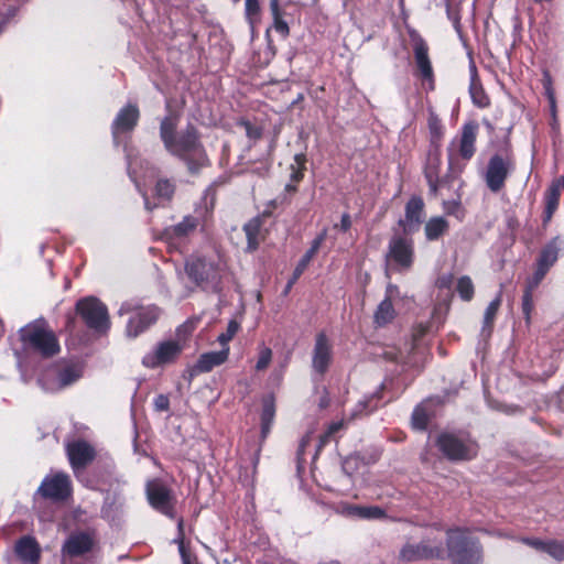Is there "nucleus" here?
I'll return each mask as SVG.
<instances>
[{
	"label": "nucleus",
	"mask_w": 564,
	"mask_h": 564,
	"mask_svg": "<svg viewBox=\"0 0 564 564\" xmlns=\"http://www.w3.org/2000/svg\"><path fill=\"white\" fill-rule=\"evenodd\" d=\"M274 30L280 33L282 36H288L290 29L288 23L282 19V17L273 19Z\"/></svg>",
	"instance_id": "864d4df0"
},
{
	"label": "nucleus",
	"mask_w": 564,
	"mask_h": 564,
	"mask_svg": "<svg viewBox=\"0 0 564 564\" xmlns=\"http://www.w3.org/2000/svg\"><path fill=\"white\" fill-rule=\"evenodd\" d=\"M118 313L121 316L132 314L126 326V335L129 338H137L156 323L161 311L155 305L138 307L132 302H124Z\"/></svg>",
	"instance_id": "0eeeda50"
},
{
	"label": "nucleus",
	"mask_w": 564,
	"mask_h": 564,
	"mask_svg": "<svg viewBox=\"0 0 564 564\" xmlns=\"http://www.w3.org/2000/svg\"><path fill=\"white\" fill-rule=\"evenodd\" d=\"M440 452L449 460H469L476 457L478 445L468 436L442 433L436 440Z\"/></svg>",
	"instance_id": "1a4fd4ad"
},
{
	"label": "nucleus",
	"mask_w": 564,
	"mask_h": 564,
	"mask_svg": "<svg viewBox=\"0 0 564 564\" xmlns=\"http://www.w3.org/2000/svg\"><path fill=\"white\" fill-rule=\"evenodd\" d=\"M547 271L549 269L538 264V268L533 274L532 281L530 282V286L528 289L532 290L533 288L538 286V284L542 281Z\"/></svg>",
	"instance_id": "603ef678"
},
{
	"label": "nucleus",
	"mask_w": 564,
	"mask_h": 564,
	"mask_svg": "<svg viewBox=\"0 0 564 564\" xmlns=\"http://www.w3.org/2000/svg\"><path fill=\"white\" fill-rule=\"evenodd\" d=\"M440 166L441 155L437 150L430 151L427 156V163L425 167V177L431 187V191L436 192L440 185Z\"/></svg>",
	"instance_id": "a878e982"
},
{
	"label": "nucleus",
	"mask_w": 564,
	"mask_h": 564,
	"mask_svg": "<svg viewBox=\"0 0 564 564\" xmlns=\"http://www.w3.org/2000/svg\"><path fill=\"white\" fill-rule=\"evenodd\" d=\"M478 130L479 126L476 121L464 123L460 135L448 145V171L452 177L457 176L463 171L465 164H462L460 160L467 162L475 155Z\"/></svg>",
	"instance_id": "20e7f679"
},
{
	"label": "nucleus",
	"mask_w": 564,
	"mask_h": 564,
	"mask_svg": "<svg viewBox=\"0 0 564 564\" xmlns=\"http://www.w3.org/2000/svg\"><path fill=\"white\" fill-rule=\"evenodd\" d=\"M531 289H527L522 297V312L525 316L527 322H530V314L533 308L532 293Z\"/></svg>",
	"instance_id": "de8ad7c7"
},
{
	"label": "nucleus",
	"mask_w": 564,
	"mask_h": 564,
	"mask_svg": "<svg viewBox=\"0 0 564 564\" xmlns=\"http://www.w3.org/2000/svg\"><path fill=\"white\" fill-rule=\"evenodd\" d=\"M69 463L74 469L83 468L95 457L94 448L85 441H74L66 445Z\"/></svg>",
	"instance_id": "6ab92c4d"
},
{
	"label": "nucleus",
	"mask_w": 564,
	"mask_h": 564,
	"mask_svg": "<svg viewBox=\"0 0 564 564\" xmlns=\"http://www.w3.org/2000/svg\"><path fill=\"white\" fill-rule=\"evenodd\" d=\"M399 296V288L392 283H389L386 289V297L383 300H389L392 302L395 297Z\"/></svg>",
	"instance_id": "052dcab7"
},
{
	"label": "nucleus",
	"mask_w": 564,
	"mask_h": 564,
	"mask_svg": "<svg viewBox=\"0 0 564 564\" xmlns=\"http://www.w3.org/2000/svg\"><path fill=\"white\" fill-rule=\"evenodd\" d=\"M187 276L203 290H216L220 281V267L212 258L191 257L185 264Z\"/></svg>",
	"instance_id": "423d86ee"
},
{
	"label": "nucleus",
	"mask_w": 564,
	"mask_h": 564,
	"mask_svg": "<svg viewBox=\"0 0 564 564\" xmlns=\"http://www.w3.org/2000/svg\"><path fill=\"white\" fill-rule=\"evenodd\" d=\"M270 11L273 19L282 17L280 9V0H270Z\"/></svg>",
	"instance_id": "680f3d73"
},
{
	"label": "nucleus",
	"mask_w": 564,
	"mask_h": 564,
	"mask_svg": "<svg viewBox=\"0 0 564 564\" xmlns=\"http://www.w3.org/2000/svg\"><path fill=\"white\" fill-rule=\"evenodd\" d=\"M76 311L86 325L96 333L105 334L110 327L108 310L98 299L88 296L76 304Z\"/></svg>",
	"instance_id": "9b49d317"
},
{
	"label": "nucleus",
	"mask_w": 564,
	"mask_h": 564,
	"mask_svg": "<svg viewBox=\"0 0 564 564\" xmlns=\"http://www.w3.org/2000/svg\"><path fill=\"white\" fill-rule=\"evenodd\" d=\"M177 116L167 115L161 121L160 138L169 153L184 161L191 173H196L209 164L208 156L195 127L187 126L177 133Z\"/></svg>",
	"instance_id": "f257e3e1"
},
{
	"label": "nucleus",
	"mask_w": 564,
	"mask_h": 564,
	"mask_svg": "<svg viewBox=\"0 0 564 564\" xmlns=\"http://www.w3.org/2000/svg\"><path fill=\"white\" fill-rule=\"evenodd\" d=\"M260 2L259 0H246L245 1V17L253 32L256 24L260 21Z\"/></svg>",
	"instance_id": "e433bc0d"
},
{
	"label": "nucleus",
	"mask_w": 564,
	"mask_h": 564,
	"mask_svg": "<svg viewBox=\"0 0 564 564\" xmlns=\"http://www.w3.org/2000/svg\"><path fill=\"white\" fill-rule=\"evenodd\" d=\"M456 290L464 301H470L474 296V284L469 276H460L457 281Z\"/></svg>",
	"instance_id": "ea45409f"
},
{
	"label": "nucleus",
	"mask_w": 564,
	"mask_h": 564,
	"mask_svg": "<svg viewBox=\"0 0 564 564\" xmlns=\"http://www.w3.org/2000/svg\"><path fill=\"white\" fill-rule=\"evenodd\" d=\"M21 340L29 349L42 357H53L59 352L57 337L44 321L31 323L20 330Z\"/></svg>",
	"instance_id": "39448f33"
},
{
	"label": "nucleus",
	"mask_w": 564,
	"mask_h": 564,
	"mask_svg": "<svg viewBox=\"0 0 564 564\" xmlns=\"http://www.w3.org/2000/svg\"><path fill=\"white\" fill-rule=\"evenodd\" d=\"M424 203L421 197H412L405 206V218L400 220L404 234H412L417 230L423 216Z\"/></svg>",
	"instance_id": "412c9836"
},
{
	"label": "nucleus",
	"mask_w": 564,
	"mask_h": 564,
	"mask_svg": "<svg viewBox=\"0 0 564 564\" xmlns=\"http://www.w3.org/2000/svg\"><path fill=\"white\" fill-rule=\"evenodd\" d=\"M519 541L536 551H545L546 541L533 538H521Z\"/></svg>",
	"instance_id": "8fccbe9b"
},
{
	"label": "nucleus",
	"mask_w": 564,
	"mask_h": 564,
	"mask_svg": "<svg viewBox=\"0 0 564 564\" xmlns=\"http://www.w3.org/2000/svg\"><path fill=\"white\" fill-rule=\"evenodd\" d=\"M15 14V9H8V12H7V15H6V19L0 23V33L2 32L3 30V25L4 23L10 19L12 18L13 15Z\"/></svg>",
	"instance_id": "338daca9"
},
{
	"label": "nucleus",
	"mask_w": 564,
	"mask_h": 564,
	"mask_svg": "<svg viewBox=\"0 0 564 564\" xmlns=\"http://www.w3.org/2000/svg\"><path fill=\"white\" fill-rule=\"evenodd\" d=\"M544 553L557 561H564V543L555 540H547Z\"/></svg>",
	"instance_id": "49530a36"
},
{
	"label": "nucleus",
	"mask_w": 564,
	"mask_h": 564,
	"mask_svg": "<svg viewBox=\"0 0 564 564\" xmlns=\"http://www.w3.org/2000/svg\"><path fill=\"white\" fill-rule=\"evenodd\" d=\"M359 506L349 505V503H340L337 507V512L351 518H357Z\"/></svg>",
	"instance_id": "09e8293b"
},
{
	"label": "nucleus",
	"mask_w": 564,
	"mask_h": 564,
	"mask_svg": "<svg viewBox=\"0 0 564 564\" xmlns=\"http://www.w3.org/2000/svg\"><path fill=\"white\" fill-rule=\"evenodd\" d=\"M83 376V369L80 366L70 365L66 366L61 370L58 379L61 384L70 386L74 384Z\"/></svg>",
	"instance_id": "4c0bfd02"
},
{
	"label": "nucleus",
	"mask_w": 564,
	"mask_h": 564,
	"mask_svg": "<svg viewBox=\"0 0 564 564\" xmlns=\"http://www.w3.org/2000/svg\"><path fill=\"white\" fill-rule=\"evenodd\" d=\"M564 188V177L554 180L546 192V206L545 213L547 219L552 217L553 213L558 206L561 191Z\"/></svg>",
	"instance_id": "c85d7f7f"
},
{
	"label": "nucleus",
	"mask_w": 564,
	"mask_h": 564,
	"mask_svg": "<svg viewBox=\"0 0 564 564\" xmlns=\"http://www.w3.org/2000/svg\"><path fill=\"white\" fill-rule=\"evenodd\" d=\"M240 325L237 321L231 319L227 325V329L225 333L218 335L217 340L223 346V348L228 347V343L234 338V336L239 330Z\"/></svg>",
	"instance_id": "37998d69"
},
{
	"label": "nucleus",
	"mask_w": 564,
	"mask_h": 564,
	"mask_svg": "<svg viewBox=\"0 0 564 564\" xmlns=\"http://www.w3.org/2000/svg\"><path fill=\"white\" fill-rule=\"evenodd\" d=\"M501 302H502L501 292H499L498 295L489 303V305L485 310L482 328H481V334L484 336H489L491 334L494 322H495L496 315L498 313V310L501 305Z\"/></svg>",
	"instance_id": "7c9ffc66"
},
{
	"label": "nucleus",
	"mask_w": 564,
	"mask_h": 564,
	"mask_svg": "<svg viewBox=\"0 0 564 564\" xmlns=\"http://www.w3.org/2000/svg\"><path fill=\"white\" fill-rule=\"evenodd\" d=\"M275 414V404L272 395L263 399L261 411V436L264 440L270 431Z\"/></svg>",
	"instance_id": "c756f323"
},
{
	"label": "nucleus",
	"mask_w": 564,
	"mask_h": 564,
	"mask_svg": "<svg viewBox=\"0 0 564 564\" xmlns=\"http://www.w3.org/2000/svg\"><path fill=\"white\" fill-rule=\"evenodd\" d=\"M326 237H327V229L325 228L312 241L310 250H312L313 252L317 253V251L319 250L321 246L325 241Z\"/></svg>",
	"instance_id": "5fc2aeb1"
},
{
	"label": "nucleus",
	"mask_w": 564,
	"mask_h": 564,
	"mask_svg": "<svg viewBox=\"0 0 564 564\" xmlns=\"http://www.w3.org/2000/svg\"><path fill=\"white\" fill-rule=\"evenodd\" d=\"M315 254L316 253L310 249L305 252V254L301 258L297 265L295 267L292 278L289 280L285 286L284 293H288L292 289L294 283L303 274V272L305 271V269L307 268V265L310 264Z\"/></svg>",
	"instance_id": "c9c22d12"
},
{
	"label": "nucleus",
	"mask_w": 564,
	"mask_h": 564,
	"mask_svg": "<svg viewBox=\"0 0 564 564\" xmlns=\"http://www.w3.org/2000/svg\"><path fill=\"white\" fill-rule=\"evenodd\" d=\"M448 228L449 224L444 217H432L426 221L424 226L425 238L429 241L438 240L448 231Z\"/></svg>",
	"instance_id": "cd10ccee"
},
{
	"label": "nucleus",
	"mask_w": 564,
	"mask_h": 564,
	"mask_svg": "<svg viewBox=\"0 0 564 564\" xmlns=\"http://www.w3.org/2000/svg\"><path fill=\"white\" fill-rule=\"evenodd\" d=\"M470 80H479L477 76V69L474 64L470 65Z\"/></svg>",
	"instance_id": "774afa93"
},
{
	"label": "nucleus",
	"mask_w": 564,
	"mask_h": 564,
	"mask_svg": "<svg viewBox=\"0 0 564 564\" xmlns=\"http://www.w3.org/2000/svg\"><path fill=\"white\" fill-rule=\"evenodd\" d=\"M208 210H195V215H186L176 225L169 226L163 231L166 240H181L193 234L198 226H203L206 221Z\"/></svg>",
	"instance_id": "4468645a"
},
{
	"label": "nucleus",
	"mask_w": 564,
	"mask_h": 564,
	"mask_svg": "<svg viewBox=\"0 0 564 564\" xmlns=\"http://www.w3.org/2000/svg\"><path fill=\"white\" fill-rule=\"evenodd\" d=\"M124 151L129 176L135 184L138 191L143 195L145 208L151 210L152 206H150L149 199L145 196V193L142 191V186L147 185L145 178L148 176V173H150L151 176H153L154 171L152 167L149 166L148 162L133 158L130 150L127 147H124Z\"/></svg>",
	"instance_id": "dca6fc26"
},
{
	"label": "nucleus",
	"mask_w": 564,
	"mask_h": 564,
	"mask_svg": "<svg viewBox=\"0 0 564 564\" xmlns=\"http://www.w3.org/2000/svg\"><path fill=\"white\" fill-rule=\"evenodd\" d=\"M386 516L384 511L377 506H359L358 516L359 519H381Z\"/></svg>",
	"instance_id": "c03bdc74"
},
{
	"label": "nucleus",
	"mask_w": 564,
	"mask_h": 564,
	"mask_svg": "<svg viewBox=\"0 0 564 564\" xmlns=\"http://www.w3.org/2000/svg\"><path fill=\"white\" fill-rule=\"evenodd\" d=\"M560 248L555 240L547 243L541 251L540 257L538 259V264L550 269L558 258Z\"/></svg>",
	"instance_id": "473e14b6"
},
{
	"label": "nucleus",
	"mask_w": 564,
	"mask_h": 564,
	"mask_svg": "<svg viewBox=\"0 0 564 564\" xmlns=\"http://www.w3.org/2000/svg\"><path fill=\"white\" fill-rule=\"evenodd\" d=\"M413 53L420 75L422 78L431 80L433 78V68L429 57V47L420 36L413 39Z\"/></svg>",
	"instance_id": "4be33fe9"
},
{
	"label": "nucleus",
	"mask_w": 564,
	"mask_h": 564,
	"mask_svg": "<svg viewBox=\"0 0 564 564\" xmlns=\"http://www.w3.org/2000/svg\"><path fill=\"white\" fill-rule=\"evenodd\" d=\"M183 525H184L183 520L180 519L178 523H177L178 535L175 539V542L178 544V551H180L183 564H193L192 563V558H191V554L187 552V550L185 547V544H184V530H183Z\"/></svg>",
	"instance_id": "a18cd8bd"
},
{
	"label": "nucleus",
	"mask_w": 564,
	"mask_h": 564,
	"mask_svg": "<svg viewBox=\"0 0 564 564\" xmlns=\"http://www.w3.org/2000/svg\"><path fill=\"white\" fill-rule=\"evenodd\" d=\"M447 555L453 564H482V545L468 529L447 531Z\"/></svg>",
	"instance_id": "7ed1b4c3"
},
{
	"label": "nucleus",
	"mask_w": 564,
	"mask_h": 564,
	"mask_svg": "<svg viewBox=\"0 0 564 564\" xmlns=\"http://www.w3.org/2000/svg\"><path fill=\"white\" fill-rule=\"evenodd\" d=\"M37 494L55 501L67 499L72 494L69 476L64 473L46 476L39 487Z\"/></svg>",
	"instance_id": "ddd939ff"
},
{
	"label": "nucleus",
	"mask_w": 564,
	"mask_h": 564,
	"mask_svg": "<svg viewBox=\"0 0 564 564\" xmlns=\"http://www.w3.org/2000/svg\"><path fill=\"white\" fill-rule=\"evenodd\" d=\"M334 358V346L332 339L324 333L315 335L312 349V370L323 376L329 369Z\"/></svg>",
	"instance_id": "f8f14e48"
},
{
	"label": "nucleus",
	"mask_w": 564,
	"mask_h": 564,
	"mask_svg": "<svg viewBox=\"0 0 564 564\" xmlns=\"http://www.w3.org/2000/svg\"><path fill=\"white\" fill-rule=\"evenodd\" d=\"M430 128L433 133L441 134V126L436 117L430 119Z\"/></svg>",
	"instance_id": "69168bd1"
},
{
	"label": "nucleus",
	"mask_w": 564,
	"mask_h": 564,
	"mask_svg": "<svg viewBox=\"0 0 564 564\" xmlns=\"http://www.w3.org/2000/svg\"><path fill=\"white\" fill-rule=\"evenodd\" d=\"M451 283H452V275H443V276L438 278L437 282H436L437 286L441 289L449 288Z\"/></svg>",
	"instance_id": "0e129e2a"
},
{
	"label": "nucleus",
	"mask_w": 564,
	"mask_h": 564,
	"mask_svg": "<svg viewBox=\"0 0 564 564\" xmlns=\"http://www.w3.org/2000/svg\"><path fill=\"white\" fill-rule=\"evenodd\" d=\"M350 227H351V218H350L349 214H347V213L343 214L340 224L335 225V228H339L344 232L348 231L350 229Z\"/></svg>",
	"instance_id": "bf43d9fd"
},
{
	"label": "nucleus",
	"mask_w": 564,
	"mask_h": 564,
	"mask_svg": "<svg viewBox=\"0 0 564 564\" xmlns=\"http://www.w3.org/2000/svg\"><path fill=\"white\" fill-rule=\"evenodd\" d=\"M229 355V347H225L219 351H209L203 354L195 365V370L199 372H206L212 370L214 367L225 362Z\"/></svg>",
	"instance_id": "b1692460"
},
{
	"label": "nucleus",
	"mask_w": 564,
	"mask_h": 564,
	"mask_svg": "<svg viewBox=\"0 0 564 564\" xmlns=\"http://www.w3.org/2000/svg\"><path fill=\"white\" fill-rule=\"evenodd\" d=\"M272 360V349L264 344L258 347V358L254 365L257 371L265 370Z\"/></svg>",
	"instance_id": "58836bf2"
},
{
	"label": "nucleus",
	"mask_w": 564,
	"mask_h": 564,
	"mask_svg": "<svg viewBox=\"0 0 564 564\" xmlns=\"http://www.w3.org/2000/svg\"><path fill=\"white\" fill-rule=\"evenodd\" d=\"M93 539L86 533L72 534L63 546V551L70 556H78L93 547Z\"/></svg>",
	"instance_id": "5701e85b"
},
{
	"label": "nucleus",
	"mask_w": 564,
	"mask_h": 564,
	"mask_svg": "<svg viewBox=\"0 0 564 564\" xmlns=\"http://www.w3.org/2000/svg\"><path fill=\"white\" fill-rule=\"evenodd\" d=\"M139 118L140 111L137 105L129 104L119 110L111 124L112 139L116 145H119L121 134L133 131Z\"/></svg>",
	"instance_id": "2eb2a0df"
},
{
	"label": "nucleus",
	"mask_w": 564,
	"mask_h": 564,
	"mask_svg": "<svg viewBox=\"0 0 564 564\" xmlns=\"http://www.w3.org/2000/svg\"><path fill=\"white\" fill-rule=\"evenodd\" d=\"M381 356L384 360L395 364L397 368H400L399 373H401L405 367L410 365L415 366L416 364V352L405 357L403 352L394 346L384 347L382 349Z\"/></svg>",
	"instance_id": "393cba45"
},
{
	"label": "nucleus",
	"mask_w": 564,
	"mask_h": 564,
	"mask_svg": "<svg viewBox=\"0 0 564 564\" xmlns=\"http://www.w3.org/2000/svg\"><path fill=\"white\" fill-rule=\"evenodd\" d=\"M192 326L183 324L176 328L175 336L158 341L142 357V365L145 368H164L175 364L186 347V337Z\"/></svg>",
	"instance_id": "f03ea898"
},
{
	"label": "nucleus",
	"mask_w": 564,
	"mask_h": 564,
	"mask_svg": "<svg viewBox=\"0 0 564 564\" xmlns=\"http://www.w3.org/2000/svg\"><path fill=\"white\" fill-rule=\"evenodd\" d=\"M443 401L440 398H429L420 403L412 413L411 425L414 430L424 431L430 419L435 414L436 406Z\"/></svg>",
	"instance_id": "aec40b11"
},
{
	"label": "nucleus",
	"mask_w": 564,
	"mask_h": 564,
	"mask_svg": "<svg viewBox=\"0 0 564 564\" xmlns=\"http://www.w3.org/2000/svg\"><path fill=\"white\" fill-rule=\"evenodd\" d=\"M246 133L249 139H259L261 137V130L249 122H243Z\"/></svg>",
	"instance_id": "6e6d98bb"
},
{
	"label": "nucleus",
	"mask_w": 564,
	"mask_h": 564,
	"mask_svg": "<svg viewBox=\"0 0 564 564\" xmlns=\"http://www.w3.org/2000/svg\"><path fill=\"white\" fill-rule=\"evenodd\" d=\"M486 400L494 409L501 410L506 413H513L517 408L512 405H503L501 403L494 404L489 394H486Z\"/></svg>",
	"instance_id": "13d9d810"
},
{
	"label": "nucleus",
	"mask_w": 564,
	"mask_h": 564,
	"mask_svg": "<svg viewBox=\"0 0 564 564\" xmlns=\"http://www.w3.org/2000/svg\"><path fill=\"white\" fill-rule=\"evenodd\" d=\"M443 549L441 545L432 546L427 542L420 544H405L401 550L399 557L404 562H414L423 558L441 557Z\"/></svg>",
	"instance_id": "a211bd4d"
},
{
	"label": "nucleus",
	"mask_w": 564,
	"mask_h": 564,
	"mask_svg": "<svg viewBox=\"0 0 564 564\" xmlns=\"http://www.w3.org/2000/svg\"><path fill=\"white\" fill-rule=\"evenodd\" d=\"M469 94L473 104L478 108H487L490 105L489 97L485 93L479 80H470Z\"/></svg>",
	"instance_id": "f704fd0d"
},
{
	"label": "nucleus",
	"mask_w": 564,
	"mask_h": 564,
	"mask_svg": "<svg viewBox=\"0 0 564 564\" xmlns=\"http://www.w3.org/2000/svg\"><path fill=\"white\" fill-rule=\"evenodd\" d=\"M344 427H345L344 420L330 423L328 425V429H327L325 435L322 437V442H325L327 438H329L332 435H334L335 433H337L338 431H340Z\"/></svg>",
	"instance_id": "3c124183"
},
{
	"label": "nucleus",
	"mask_w": 564,
	"mask_h": 564,
	"mask_svg": "<svg viewBox=\"0 0 564 564\" xmlns=\"http://www.w3.org/2000/svg\"><path fill=\"white\" fill-rule=\"evenodd\" d=\"M150 505L160 512L173 517V506L170 490L160 481L153 480L147 485Z\"/></svg>",
	"instance_id": "f3484780"
},
{
	"label": "nucleus",
	"mask_w": 564,
	"mask_h": 564,
	"mask_svg": "<svg viewBox=\"0 0 564 564\" xmlns=\"http://www.w3.org/2000/svg\"><path fill=\"white\" fill-rule=\"evenodd\" d=\"M408 235L391 237L386 253L387 270L405 272L411 269L414 262V242Z\"/></svg>",
	"instance_id": "6e6552de"
},
{
	"label": "nucleus",
	"mask_w": 564,
	"mask_h": 564,
	"mask_svg": "<svg viewBox=\"0 0 564 564\" xmlns=\"http://www.w3.org/2000/svg\"><path fill=\"white\" fill-rule=\"evenodd\" d=\"M174 191L175 185L171 181L161 178L156 182L155 194L159 198L170 199L173 196Z\"/></svg>",
	"instance_id": "79ce46f5"
},
{
	"label": "nucleus",
	"mask_w": 564,
	"mask_h": 564,
	"mask_svg": "<svg viewBox=\"0 0 564 564\" xmlns=\"http://www.w3.org/2000/svg\"><path fill=\"white\" fill-rule=\"evenodd\" d=\"M550 112H551V117H552V121L550 123L551 126V129L554 133H557L558 132V129H560V124H558V121H557V109H556V105H554V110L550 108Z\"/></svg>",
	"instance_id": "e2e57ef3"
},
{
	"label": "nucleus",
	"mask_w": 564,
	"mask_h": 564,
	"mask_svg": "<svg viewBox=\"0 0 564 564\" xmlns=\"http://www.w3.org/2000/svg\"><path fill=\"white\" fill-rule=\"evenodd\" d=\"M154 406L158 411H166L169 409V399L164 394H160L154 400Z\"/></svg>",
	"instance_id": "4d7b16f0"
},
{
	"label": "nucleus",
	"mask_w": 564,
	"mask_h": 564,
	"mask_svg": "<svg viewBox=\"0 0 564 564\" xmlns=\"http://www.w3.org/2000/svg\"><path fill=\"white\" fill-rule=\"evenodd\" d=\"M542 85L544 88L545 96L547 97L550 108L554 110V105H556L555 91L553 88V80L549 70H543L542 75Z\"/></svg>",
	"instance_id": "a19ab883"
},
{
	"label": "nucleus",
	"mask_w": 564,
	"mask_h": 564,
	"mask_svg": "<svg viewBox=\"0 0 564 564\" xmlns=\"http://www.w3.org/2000/svg\"><path fill=\"white\" fill-rule=\"evenodd\" d=\"M261 223L258 218L251 219L243 227L247 237V249L248 251H254L259 246V232Z\"/></svg>",
	"instance_id": "72a5a7b5"
},
{
	"label": "nucleus",
	"mask_w": 564,
	"mask_h": 564,
	"mask_svg": "<svg viewBox=\"0 0 564 564\" xmlns=\"http://www.w3.org/2000/svg\"><path fill=\"white\" fill-rule=\"evenodd\" d=\"M19 557L30 564H35L40 556L37 543L31 538L21 539L15 546Z\"/></svg>",
	"instance_id": "bb28decb"
},
{
	"label": "nucleus",
	"mask_w": 564,
	"mask_h": 564,
	"mask_svg": "<svg viewBox=\"0 0 564 564\" xmlns=\"http://www.w3.org/2000/svg\"><path fill=\"white\" fill-rule=\"evenodd\" d=\"M514 169L516 163L511 155L497 153L490 156L484 173V181L487 187L492 193L500 192Z\"/></svg>",
	"instance_id": "9d476101"
},
{
	"label": "nucleus",
	"mask_w": 564,
	"mask_h": 564,
	"mask_svg": "<svg viewBox=\"0 0 564 564\" xmlns=\"http://www.w3.org/2000/svg\"><path fill=\"white\" fill-rule=\"evenodd\" d=\"M394 317L395 311L392 302L389 300H382L373 314V323L381 327L392 322Z\"/></svg>",
	"instance_id": "2f4dec72"
}]
</instances>
